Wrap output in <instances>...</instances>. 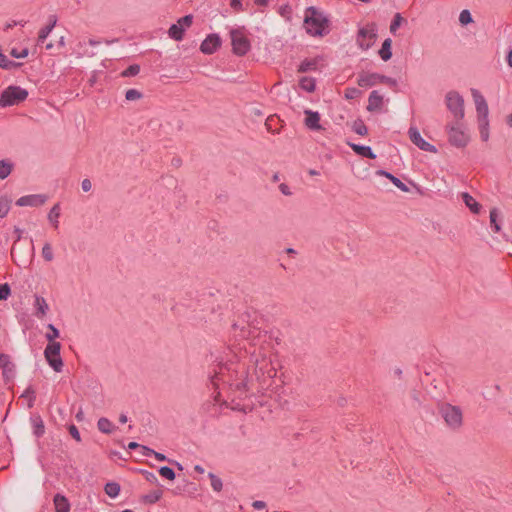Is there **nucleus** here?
Returning a JSON list of instances; mask_svg holds the SVG:
<instances>
[{
	"label": "nucleus",
	"mask_w": 512,
	"mask_h": 512,
	"mask_svg": "<svg viewBox=\"0 0 512 512\" xmlns=\"http://www.w3.org/2000/svg\"><path fill=\"white\" fill-rule=\"evenodd\" d=\"M26 23H27V21H25V20L12 21V22L7 23L5 28L6 29H10V28H12L14 26H17V25H20V26L24 27L26 25Z\"/></svg>",
	"instance_id": "nucleus-63"
},
{
	"label": "nucleus",
	"mask_w": 512,
	"mask_h": 512,
	"mask_svg": "<svg viewBox=\"0 0 512 512\" xmlns=\"http://www.w3.org/2000/svg\"><path fill=\"white\" fill-rule=\"evenodd\" d=\"M34 307H35V316L38 318L44 317L48 310L49 306L42 296L35 295V301H34Z\"/></svg>",
	"instance_id": "nucleus-19"
},
{
	"label": "nucleus",
	"mask_w": 512,
	"mask_h": 512,
	"mask_svg": "<svg viewBox=\"0 0 512 512\" xmlns=\"http://www.w3.org/2000/svg\"><path fill=\"white\" fill-rule=\"evenodd\" d=\"M47 328L49 331L45 334V338L49 341V343L55 342L54 340L60 336L58 328H56L53 324H48Z\"/></svg>",
	"instance_id": "nucleus-39"
},
{
	"label": "nucleus",
	"mask_w": 512,
	"mask_h": 512,
	"mask_svg": "<svg viewBox=\"0 0 512 512\" xmlns=\"http://www.w3.org/2000/svg\"><path fill=\"white\" fill-rule=\"evenodd\" d=\"M479 131L482 141L486 142L489 139V122H479Z\"/></svg>",
	"instance_id": "nucleus-43"
},
{
	"label": "nucleus",
	"mask_w": 512,
	"mask_h": 512,
	"mask_svg": "<svg viewBox=\"0 0 512 512\" xmlns=\"http://www.w3.org/2000/svg\"><path fill=\"white\" fill-rule=\"evenodd\" d=\"M230 38L232 51L235 55L244 56L249 52L251 48L250 40L243 29H231Z\"/></svg>",
	"instance_id": "nucleus-6"
},
{
	"label": "nucleus",
	"mask_w": 512,
	"mask_h": 512,
	"mask_svg": "<svg viewBox=\"0 0 512 512\" xmlns=\"http://www.w3.org/2000/svg\"><path fill=\"white\" fill-rule=\"evenodd\" d=\"M48 200L45 194H30L20 197L16 201V205L20 207H38L42 206Z\"/></svg>",
	"instance_id": "nucleus-13"
},
{
	"label": "nucleus",
	"mask_w": 512,
	"mask_h": 512,
	"mask_svg": "<svg viewBox=\"0 0 512 512\" xmlns=\"http://www.w3.org/2000/svg\"><path fill=\"white\" fill-rule=\"evenodd\" d=\"M348 145L359 156L369 158V159L376 158V154L373 152V150L370 146L355 144V143H348Z\"/></svg>",
	"instance_id": "nucleus-18"
},
{
	"label": "nucleus",
	"mask_w": 512,
	"mask_h": 512,
	"mask_svg": "<svg viewBox=\"0 0 512 512\" xmlns=\"http://www.w3.org/2000/svg\"><path fill=\"white\" fill-rule=\"evenodd\" d=\"M68 429H69V433L72 436V438H74L77 442H80L81 436H80L78 428L74 424H71Z\"/></svg>",
	"instance_id": "nucleus-53"
},
{
	"label": "nucleus",
	"mask_w": 512,
	"mask_h": 512,
	"mask_svg": "<svg viewBox=\"0 0 512 512\" xmlns=\"http://www.w3.org/2000/svg\"><path fill=\"white\" fill-rule=\"evenodd\" d=\"M81 188L84 192H89L92 189V183L89 179H84L81 182Z\"/></svg>",
	"instance_id": "nucleus-61"
},
{
	"label": "nucleus",
	"mask_w": 512,
	"mask_h": 512,
	"mask_svg": "<svg viewBox=\"0 0 512 512\" xmlns=\"http://www.w3.org/2000/svg\"><path fill=\"white\" fill-rule=\"evenodd\" d=\"M61 214L60 204L56 203L48 213V221L50 224L57 229L59 227V217Z\"/></svg>",
	"instance_id": "nucleus-25"
},
{
	"label": "nucleus",
	"mask_w": 512,
	"mask_h": 512,
	"mask_svg": "<svg viewBox=\"0 0 512 512\" xmlns=\"http://www.w3.org/2000/svg\"><path fill=\"white\" fill-rule=\"evenodd\" d=\"M352 130L360 136H365L368 133V128L362 120L354 121Z\"/></svg>",
	"instance_id": "nucleus-37"
},
{
	"label": "nucleus",
	"mask_w": 512,
	"mask_h": 512,
	"mask_svg": "<svg viewBox=\"0 0 512 512\" xmlns=\"http://www.w3.org/2000/svg\"><path fill=\"white\" fill-rule=\"evenodd\" d=\"M411 142L416 145L420 150L425 152L437 153V148L424 140L416 127H410L408 130Z\"/></svg>",
	"instance_id": "nucleus-12"
},
{
	"label": "nucleus",
	"mask_w": 512,
	"mask_h": 512,
	"mask_svg": "<svg viewBox=\"0 0 512 512\" xmlns=\"http://www.w3.org/2000/svg\"><path fill=\"white\" fill-rule=\"evenodd\" d=\"M383 105V96L377 91L373 90L368 97L367 110L370 112L380 110Z\"/></svg>",
	"instance_id": "nucleus-17"
},
{
	"label": "nucleus",
	"mask_w": 512,
	"mask_h": 512,
	"mask_svg": "<svg viewBox=\"0 0 512 512\" xmlns=\"http://www.w3.org/2000/svg\"><path fill=\"white\" fill-rule=\"evenodd\" d=\"M21 398L27 399L28 407L32 408L36 400L35 390L32 385H29L21 394Z\"/></svg>",
	"instance_id": "nucleus-31"
},
{
	"label": "nucleus",
	"mask_w": 512,
	"mask_h": 512,
	"mask_svg": "<svg viewBox=\"0 0 512 512\" xmlns=\"http://www.w3.org/2000/svg\"><path fill=\"white\" fill-rule=\"evenodd\" d=\"M459 22L461 25L466 26L473 22L472 15L469 10L464 9L459 14Z\"/></svg>",
	"instance_id": "nucleus-41"
},
{
	"label": "nucleus",
	"mask_w": 512,
	"mask_h": 512,
	"mask_svg": "<svg viewBox=\"0 0 512 512\" xmlns=\"http://www.w3.org/2000/svg\"><path fill=\"white\" fill-rule=\"evenodd\" d=\"M158 472L162 477L168 480H174L176 477L174 470L168 466L160 467Z\"/></svg>",
	"instance_id": "nucleus-42"
},
{
	"label": "nucleus",
	"mask_w": 512,
	"mask_h": 512,
	"mask_svg": "<svg viewBox=\"0 0 512 512\" xmlns=\"http://www.w3.org/2000/svg\"><path fill=\"white\" fill-rule=\"evenodd\" d=\"M382 83V84H387L389 86H396L397 85V80L392 78V77H389V76H385V75H381L379 76V84Z\"/></svg>",
	"instance_id": "nucleus-52"
},
{
	"label": "nucleus",
	"mask_w": 512,
	"mask_h": 512,
	"mask_svg": "<svg viewBox=\"0 0 512 512\" xmlns=\"http://www.w3.org/2000/svg\"><path fill=\"white\" fill-rule=\"evenodd\" d=\"M461 198L464 204L470 209L473 214H479L481 211V205L475 200V198L468 192H463Z\"/></svg>",
	"instance_id": "nucleus-20"
},
{
	"label": "nucleus",
	"mask_w": 512,
	"mask_h": 512,
	"mask_svg": "<svg viewBox=\"0 0 512 512\" xmlns=\"http://www.w3.org/2000/svg\"><path fill=\"white\" fill-rule=\"evenodd\" d=\"M57 23V18L55 15H51L49 17V24L45 27L41 28L38 35V43H43L46 38L49 36L53 28L55 27Z\"/></svg>",
	"instance_id": "nucleus-23"
},
{
	"label": "nucleus",
	"mask_w": 512,
	"mask_h": 512,
	"mask_svg": "<svg viewBox=\"0 0 512 512\" xmlns=\"http://www.w3.org/2000/svg\"><path fill=\"white\" fill-rule=\"evenodd\" d=\"M4 378L9 381L15 376V365L11 362L9 366L2 368Z\"/></svg>",
	"instance_id": "nucleus-45"
},
{
	"label": "nucleus",
	"mask_w": 512,
	"mask_h": 512,
	"mask_svg": "<svg viewBox=\"0 0 512 512\" xmlns=\"http://www.w3.org/2000/svg\"><path fill=\"white\" fill-rule=\"evenodd\" d=\"M252 507L255 510L261 511V510L266 508V503L264 501H261V500H256V501H254L252 503Z\"/></svg>",
	"instance_id": "nucleus-59"
},
{
	"label": "nucleus",
	"mask_w": 512,
	"mask_h": 512,
	"mask_svg": "<svg viewBox=\"0 0 512 512\" xmlns=\"http://www.w3.org/2000/svg\"><path fill=\"white\" fill-rule=\"evenodd\" d=\"M30 422H31V425L33 428V434L37 438L42 437L45 433V426H44V422H43L41 416L40 415H32L30 417Z\"/></svg>",
	"instance_id": "nucleus-21"
},
{
	"label": "nucleus",
	"mask_w": 512,
	"mask_h": 512,
	"mask_svg": "<svg viewBox=\"0 0 512 512\" xmlns=\"http://www.w3.org/2000/svg\"><path fill=\"white\" fill-rule=\"evenodd\" d=\"M221 46V39L218 34L208 35L200 45V51L206 55H211Z\"/></svg>",
	"instance_id": "nucleus-14"
},
{
	"label": "nucleus",
	"mask_w": 512,
	"mask_h": 512,
	"mask_svg": "<svg viewBox=\"0 0 512 512\" xmlns=\"http://www.w3.org/2000/svg\"><path fill=\"white\" fill-rule=\"evenodd\" d=\"M445 103L447 109L453 115L455 122H460L465 116L464 98L457 91H449L445 95Z\"/></svg>",
	"instance_id": "nucleus-5"
},
{
	"label": "nucleus",
	"mask_w": 512,
	"mask_h": 512,
	"mask_svg": "<svg viewBox=\"0 0 512 512\" xmlns=\"http://www.w3.org/2000/svg\"><path fill=\"white\" fill-rule=\"evenodd\" d=\"M11 363L10 357L6 354H0V368H4Z\"/></svg>",
	"instance_id": "nucleus-57"
},
{
	"label": "nucleus",
	"mask_w": 512,
	"mask_h": 512,
	"mask_svg": "<svg viewBox=\"0 0 512 512\" xmlns=\"http://www.w3.org/2000/svg\"><path fill=\"white\" fill-rule=\"evenodd\" d=\"M208 477L211 481V487L215 492H220L223 488L222 480L212 472L208 473Z\"/></svg>",
	"instance_id": "nucleus-36"
},
{
	"label": "nucleus",
	"mask_w": 512,
	"mask_h": 512,
	"mask_svg": "<svg viewBox=\"0 0 512 512\" xmlns=\"http://www.w3.org/2000/svg\"><path fill=\"white\" fill-rule=\"evenodd\" d=\"M11 294V288L8 283L0 284V300H7Z\"/></svg>",
	"instance_id": "nucleus-49"
},
{
	"label": "nucleus",
	"mask_w": 512,
	"mask_h": 512,
	"mask_svg": "<svg viewBox=\"0 0 512 512\" xmlns=\"http://www.w3.org/2000/svg\"><path fill=\"white\" fill-rule=\"evenodd\" d=\"M184 28L181 27L178 23L172 24L168 30V35L171 39L175 41H181L184 37Z\"/></svg>",
	"instance_id": "nucleus-29"
},
{
	"label": "nucleus",
	"mask_w": 512,
	"mask_h": 512,
	"mask_svg": "<svg viewBox=\"0 0 512 512\" xmlns=\"http://www.w3.org/2000/svg\"><path fill=\"white\" fill-rule=\"evenodd\" d=\"M403 22L404 18L402 17V15L400 13H396L390 24V32L395 35L397 29L401 26Z\"/></svg>",
	"instance_id": "nucleus-40"
},
{
	"label": "nucleus",
	"mask_w": 512,
	"mask_h": 512,
	"mask_svg": "<svg viewBox=\"0 0 512 512\" xmlns=\"http://www.w3.org/2000/svg\"><path fill=\"white\" fill-rule=\"evenodd\" d=\"M360 94V91L357 88H348L345 92V97L347 99H353L354 97L358 96Z\"/></svg>",
	"instance_id": "nucleus-54"
},
{
	"label": "nucleus",
	"mask_w": 512,
	"mask_h": 512,
	"mask_svg": "<svg viewBox=\"0 0 512 512\" xmlns=\"http://www.w3.org/2000/svg\"><path fill=\"white\" fill-rule=\"evenodd\" d=\"M304 114L306 116L304 124L308 129L312 131H319L322 129V126L320 125V114L317 111L306 109L304 110Z\"/></svg>",
	"instance_id": "nucleus-15"
},
{
	"label": "nucleus",
	"mask_w": 512,
	"mask_h": 512,
	"mask_svg": "<svg viewBox=\"0 0 512 512\" xmlns=\"http://www.w3.org/2000/svg\"><path fill=\"white\" fill-rule=\"evenodd\" d=\"M279 190L285 196H291L292 195V191H291L290 187L287 184H285V183H281L279 185Z\"/></svg>",
	"instance_id": "nucleus-58"
},
{
	"label": "nucleus",
	"mask_w": 512,
	"mask_h": 512,
	"mask_svg": "<svg viewBox=\"0 0 512 512\" xmlns=\"http://www.w3.org/2000/svg\"><path fill=\"white\" fill-rule=\"evenodd\" d=\"M53 502H54V506H55V512H69L70 511V503L64 495L57 493L54 496Z\"/></svg>",
	"instance_id": "nucleus-22"
},
{
	"label": "nucleus",
	"mask_w": 512,
	"mask_h": 512,
	"mask_svg": "<svg viewBox=\"0 0 512 512\" xmlns=\"http://www.w3.org/2000/svg\"><path fill=\"white\" fill-rule=\"evenodd\" d=\"M449 142L456 147H464L469 142V135L465 132L460 122L448 126Z\"/></svg>",
	"instance_id": "nucleus-10"
},
{
	"label": "nucleus",
	"mask_w": 512,
	"mask_h": 512,
	"mask_svg": "<svg viewBox=\"0 0 512 512\" xmlns=\"http://www.w3.org/2000/svg\"><path fill=\"white\" fill-rule=\"evenodd\" d=\"M299 86L306 92H314L316 88L315 79L312 77H302L299 81Z\"/></svg>",
	"instance_id": "nucleus-30"
},
{
	"label": "nucleus",
	"mask_w": 512,
	"mask_h": 512,
	"mask_svg": "<svg viewBox=\"0 0 512 512\" xmlns=\"http://www.w3.org/2000/svg\"><path fill=\"white\" fill-rule=\"evenodd\" d=\"M141 454L145 457H150V456L154 455V450L147 446L142 445L141 446Z\"/></svg>",
	"instance_id": "nucleus-62"
},
{
	"label": "nucleus",
	"mask_w": 512,
	"mask_h": 512,
	"mask_svg": "<svg viewBox=\"0 0 512 512\" xmlns=\"http://www.w3.org/2000/svg\"><path fill=\"white\" fill-rule=\"evenodd\" d=\"M97 427L104 434H111L115 429L114 424L106 417L99 418Z\"/></svg>",
	"instance_id": "nucleus-27"
},
{
	"label": "nucleus",
	"mask_w": 512,
	"mask_h": 512,
	"mask_svg": "<svg viewBox=\"0 0 512 512\" xmlns=\"http://www.w3.org/2000/svg\"><path fill=\"white\" fill-rule=\"evenodd\" d=\"M376 174L382 175V176H385L386 178H388L401 191H403V192L409 191V188L407 187V185L405 183H403L398 177L391 174L390 172L380 169L376 172Z\"/></svg>",
	"instance_id": "nucleus-24"
},
{
	"label": "nucleus",
	"mask_w": 512,
	"mask_h": 512,
	"mask_svg": "<svg viewBox=\"0 0 512 512\" xmlns=\"http://www.w3.org/2000/svg\"><path fill=\"white\" fill-rule=\"evenodd\" d=\"M303 26L311 37H323L330 33V19L328 15L315 6L305 9Z\"/></svg>",
	"instance_id": "nucleus-3"
},
{
	"label": "nucleus",
	"mask_w": 512,
	"mask_h": 512,
	"mask_svg": "<svg viewBox=\"0 0 512 512\" xmlns=\"http://www.w3.org/2000/svg\"><path fill=\"white\" fill-rule=\"evenodd\" d=\"M101 42L98 41V40H95V39H89L87 42L86 41H83V42H79L78 46L79 48L82 50L83 54H86L88 56H93L95 53L94 52H91L89 53L87 50L84 49V46L86 44H89L90 46H97L99 45Z\"/></svg>",
	"instance_id": "nucleus-46"
},
{
	"label": "nucleus",
	"mask_w": 512,
	"mask_h": 512,
	"mask_svg": "<svg viewBox=\"0 0 512 512\" xmlns=\"http://www.w3.org/2000/svg\"><path fill=\"white\" fill-rule=\"evenodd\" d=\"M248 381L245 365L234 363L229 355L226 356V359L222 358L219 361L210 375V382L215 388H219L222 384L239 392L247 390Z\"/></svg>",
	"instance_id": "nucleus-2"
},
{
	"label": "nucleus",
	"mask_w": 512,
	"mask_h": 512,
	"mask_svg": "<svg viewBox=\"0 0 512 512\" xmlns=\"http://www.w3.org/2000/svg\"><path fill=\"white\" fill-rule=\"evenodd\" d=\"M143 475L145 476V479L151 483H157L158 482V479L156 477V475L152 472H149V471H146L144 470L143 471Z\"/></svg>",
	"instance_id": "nucleus-56"
},
{
	"label": "nucleus",
	"mask_w": 512,
	"mask_h": 512,
	"mask_svg": "<svg viewBox=\"0 0 512 512\" xmlns=\"http://www.w3.org/2000/svg\"><path fill=\"white\" fill-rule=\"evenodd\" d=\"M12 199L10 196L3 194L0 195V218H4L8 215L11 208Z\"/></svg>",
	"instance_id": "nucleus-28"
},
{
	"label": "nucleus",
	"mask_w": 512,
	"mask_h": 512,
	"mask_svg": "<svg viewBox=\"0 0 512 512\" xmlns=\"http://www.w3.org/2000/svg\"><path fill=\"white\" fill-rule=\"evenodd\" d=\"M506 59H507V63H508V65H509L510 67H512V49H510V50L508 51V54H507V58H506Z\"/></svg>",
	"instance_id": "nucleus-64"
},
{
	"label": "nucleus",
	"mask_w": 512,
	"mask_h": 512,
	"mask_svg": "<svg viewBox=\"0 0 512 512\" xmlns=\"http://www.w3.org/2000/svg\"><path fill=\"white\" fill-rule=\"evenodd\" d=\"M376 37L377 28L375 24H368L358 30L356 43L361 50L367 51L374 45Z\"/></svg>",
	"instance_id": "nucleus-7"
},
{
	"label": "nucleus",
	"mask_w": 512,
	"mask_h": 512,
	"mask_svg": "<svg viewBox=\"0 0 512 512\" xmlns=\"http://www.w3.org/2000/svg\"><path fill=\"white\" fill-rule=\"evenodd\" d=\"M379 76L378 73L363 72L359 74L357 83L360 87H372L379 84Z\"/></svg>",
	"instance_id": "nucleus-16"
},
{
	"label": "nucleus",
	"mask_w": 512,
	"mask_h": 512,
	"mask_svg": "<svg viewBox=\"0 0 512 512\" xmlns=\"http://www.w3.org/2000/svg\"><path fill=\"white\" fill-rule=\"evenodd\" d=\"M42 256L48 262L53 260L54 254H53L52 247L49 243L44 244V246L42 248Z\"/></svg>",
	"instance_id": "nucleus-47"
},
{
	"label": "nucleus",
	"mask_w": 512,
	"mask_h": 512,
	"mask_svg": "<svg viewBox=\"0 0 512 512\" xmlns=\"http://www.w3.org/2000/svg\"><path fill=\"white\" fill-rule=\"evenodd\" d=\"M12 163L7 160H0V179H6L12 171Z\"/></svg>",
	"instance_id": "nucleus-33"
},
{
	"label": "nucleus",
	"mask_w": 512,
	"mask_h": 512,
	"mask_svg": "<svg viewBox=\"0 0 512 512\" xmlns=\"http://www.w3.org/2000/svg\"><path fill=\"white\" fill-rule=\"evenodd\" d=\"M471 95L475 103L478 123L489 122V108L484 96L476 88H471Z\"/></svg>",
	"instance_id": "nucleus-11"
},
{
	"label": "nucleus",
	"mask_w": 512,
	"mask_h": 512,
	"mask_svg": "<svg viewBox=\"0 0 512 512\" xmlns=\"http://www.w3.org/2000/svg\"><path fill=\"white\" fill-rule=\"evenodd\" d=\"M192 22H193V16H192V15H185L184 17H181V18L177 21V23H178L179 25H181V27H182V28H184V30H185L186 28L190 27V26H191V24H192Z\"/></svg>",
	"instance_id": "nucleus-51"
},
{
	"label": "nucleus",
	"mask_w": 512,
	"mask_h": 512,
	"mask_svg": "<svg viewBox=\"0 0 512 512\" xmlns=\"http://www.w3.org/2000/svg\"><path fill=\"white\" fill-rule=\"evenodd\" d=\"M392 40L390 38H387L383 41L381 49L379 50V56L383 61H388L392 57Z\"/></svg>",
	"instance_id": "nucleus-26"
},
{
	"label": "nucleus",
	"mask_w": 512,
	"mask_h": 512,
	"mask_svg": "<svg viewBox=\"0 0 512 512\" xmlns=\"http://www.w3.org/2000/svg\"><path fill=\"white\" fill-rule=\"evenodd\" d=\"M230 5L236 11L243 10L242 0H231Z\"/></svg>",
	"instance_id": "nucleus-60"
},
{
	"label": "nucleus",
	"mask_w": 512,
	"mask_h": 512,
	"mask_svg": "<svg viewBox=\"0 0 512 512\" xmlns=\"http://www.w3.org/2000/svg\"><path fill=\"white\" fill-rule=\"evenodd\" d=\"M10 54H11L12 57L17 58V59L25 58V57L28 56L29 50H28V48H23L22 50H18L16 48H13L10 51Z\"/></svg>",
	"instance_id": "nucleus-50"
},
{
	"label": "nucleus",
	"mask_w": 512,
	"mask_h": 512,
	"mask_svg": "<svg viewBox=\"0 0 512 512\" xmlns=\"http://www.w3.org/2000/svg\"><path fill=\"white\" fill-rule=\"evenodd\" d=\"M489 218H490V223L492 225L494 232H496V233L500 232L501 227L498 223L499 211L497 208H493L490 210Z\"/></svg>",
	"instance_id": "nucleus-35"
},
{
	"label": "nucleus",
	"mask_w": 512,
	"mask_h": 512,
	"mask_svg": "<svg viewBox=\"0 0 512 512\" xmlns=\"http://www.w3.org/2000/svg\"><path fill=\"white\" fill-rule=\"evenodd\" d=\"M440 414L445 423L452 429H458L462 425V411L458 406L444 404L440 409Z\"/></svg>",
	"instance_id": "nucleus-8"
},
{
	"label": "nucleus",
	"mask_w": 512,
	"mask_h": 512,
	"mask_svg": "<svg viewBox=\"0 0 512 512\" xmlns=\"http://www.w3.org/2000/svg\"><path fill=\"white\" fill-rule=\"evenodd\" d=\"M162 495L163 493L161 490H154L144 496V501L149 504H154L161 499Z\"/></svg>",
	"instance_id": "nucleus-38"
},
{
	"label": "nucleus",
	"mask_w": 512,
	"mask_h": 512,
	"mask_svg": "<svg viewBox=\"0 0 512 512\" xmlns=\"http://www.w3.org/2000/svg\"><path fill=\"white\" fill-rule=\"evenodd\" d=\"M259 324L256 312H245L233 323V330L235 336L239 330V336L251 341L254 349L249 352L250 363L254 367L256 379L265 383L267 379H272L277 374L272 362V351L278 341L272 332L262 329Z\"/></svg>",
	"instance_id": "nucleus-1"
},
{
	"label": "nucleus",
	"mask_w": 512,
	"mask_h": 512,
	"mask_svg": "<svg viewBox=\"0 0 512 512\" xmlns=\"http://www.w3.org/2000/svg\"><path fill=\"white\" fill-rule=\"evenodd\" d=\"M28 95V91L21 86L9 85L0 93V107L19 105L27 99Z\"/></svg>",
	"instance_id": "nucleus-4"
},
{
	"label": "nucleus",
	"mask_w": 512,
	"mask_h": 512,
	"mask_svg": "<svg viewBox=\"0 0 512 512\" xmlns=\"http://www.w3.org/2000/svg\"><path fill=\"white\" fill-rule=\"evenodd\" d=\"M316 66H317L316 60L305 59L300 63V65L298 67V71L301 73H305L308 71L315 70Z\"/></svg>",
	"instance_id": "nucleus-34"
},
{
	"label": "nucleus",
	"mask_w": 512,
	"mask_h": 512,
	"mask_svg": "<svg viewBox=\"0 0 512 512\" xmlns=\"http://www.w3.org/2000/svg\"><path fill=\"white\" fill-rule=\"evenodd\" d=\"M22 64L15 62L13 60L8 59L7 63L5 64V67L3 69L5 70H15L19 68Z\"/></svg>",
	"instance_id": "nucleus-55"
},
{
	"label": "nucleus",
	"mask_w": 512,
	"mask_h": 512,
	"mask_svg": "<svg viewBox=\"0 0 512 512\" xmlns=\"http://www.w3.org/2000/svg\"><path fill=\"white\" fill-rule=\"evenodd\" d=\"M141 97H142L141 92L136 89H129L125 93V98L128 101H135V100L140 99Z\"/></svg>",
	"instance_id": "nucleus-48"
},
{
	"label": "nucleus",
	"mask_w": 512,
	"mask_h": 512,
	"mask_svg": "<svg viewBox=\"0 0 512 512\" xmlns=\"http://www.w3.org/2000/svg\"><path fill=\"white\" fill-rule=\"evenodd\" d=\"M120 489V485L117 482H108L104 487L105 493L111 498H116L120 493Z\"/></svg>",
	"instance_id": "nucleus-32"
},
{
	"label": "nucleus",
	"mask_w": 512,
	"mask_h": 512,
	"mask_svg": "<svg viewBox=\"0 0 512 512\" xmlns=\"http://www.w3.org/2000/svg\"><path fill=\"white\" fill-rule=\"evenodd\" d=\"M140 72V66L137 64L129 65L123 72V77H133L136 76Z\"/></svg>",
	"instance_id": "nucleus-44"
},
{
	"label": "nucleus",
	"mask_w": 512,
	"mask_h": 512,
	"mask_svg": "<svg viewBox=\"0 0 512 512\" xmlns=\"http://www.w3.org/2000/svg\"><path fill=\"white\" fill-rule=\"evenodd\" d=\"M60 352L61 344L59 342L48 343L44 350V357L55 372H61L63 369V361Z\"/></svg>",
	"instance_id": "nucleus-9"
}]
</instances>
